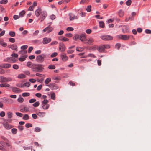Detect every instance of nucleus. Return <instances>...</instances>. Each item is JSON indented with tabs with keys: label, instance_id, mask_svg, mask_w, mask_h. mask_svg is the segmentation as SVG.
I'll return each instance as SVG.
<instances>
[{
	"label": "nucleus",
	"instance_id": "obj_36",
	"mask_svg": "<svg viewBox=\"0 0 151 151\" xmlns=\"http://www.w3.org/2000/svg\"><path fill=\"white\" fill-rule=\"evenodd\" d=\"M51 81V79L50 78H49L46 79L45 81V83L46 84H48L49 82Z\"/></svg>",
	"mask_w": 151,
	"mask_h": 151
},
{
	"label": "nucleus",
	"instance_id": "obj_25",
	"mask_svg": "<svg viewBox=\"0 0 151 151\" xmlns=\"http://www.w3.org/2000/svg\"><path fill=\"white\" fill-rule=\"evenodd\" d=\"M45 112H39L37 114L38 116L42 117H43L45 115Z\"/></svg>",
	"mask_w": 151,
	"mask_h": 151
},
{
	"label": "nucleus",
	"instance_id": "obj_51",
	"mask_svg": "<svg viewBox=\"0 0 151 151\" xmlns=\"http://www.w3.org/2000/svg\"><path fill=\"white\" fill-rule=\"evenodd\" d=\"M131 0H128L126 2V4L127 5L129 6L131 3Z\"/></svg>",
	"mask_w": 151,
	"mask_h": 151
},
{
	"label": "nucleus",
	"instance_id": "obj_39",
	"mask_svg": "<svg viewBox=\"0 0 151 151\" xmlns=\"http://www.w3.org/2000/svg\"><path fill=\"white\" fill-rule=\"evenodd\" d=\"M25 13V11L24 10L22 11L19 13V16H20L21 17H23Z\"/></svg>",
	"mask_w": 151,
	"mask_h": 151
},
{
	"label": "nucleus",
	"instance_id": "obj_33",
	"mask_svg": "<svg viewBox=\"0 0 151 151\" xmlns=\"http://www.w3.org/2000/svg\"><path fill=\"white\" fill-rule=\"evenodd\" d=\"M99 26L102 28H104V22L102 21H100L99 22Z\"/></svg>",
	"mask_w": 151,
	"mask_h": 151
},
{
	"label": "nucleus",
	"instance_id": "obj_48",
	"mask_svg": "<svg viewBox=\"0 0 151 151\" xmlns=\"http://www.w3.org/2000/svg\"><path fill=\"white\" fill-rule=\"evenodd\" d=\"M36 101V99H32L29 101L30 103H32L35 102Z\"/></svg>",
	"mask_w": 151,
	"mask_h": 151
},
{
	"label": "nucleus",
	"instance_id": "obj_5",
	"mask_svg": "<svg viewBox=\"0 0 151 151\" xmlns=\"http://www.w3.org/2000/svg\"><path fill=\"white\" fill-rule=\"evenodd\" d=\"M101 38L104 40H110L113 39V37L109 35H104L101 36Z\"/></svg>",
	"mask_w": 151,
	"mask_h": 151
},
{
	"label": "nucleus",
	"instance_id": "obj_16",
	"mask_svg": "<svg viewBox=\"0 0 151 151\" xmlns=\"http://www.w3.org/2000/svg\"><path fill=\"white\" fill-rule=\"evenodd\" d=\"M52 30L51 27H48L43 30V32H47V33L51 32Z\"/></svg>",
	"mask_w": 151,
	"mask_h": 151
},
{
	"label": "nucleus",
	"instance_id": "obj_46",
	"mask_svg": "<svg viewBox=\"0 0 151 151\" xmlns=\"http://www.w3.org/2000/svg\"><path fill=\"white\" fill-rule=\"evenodd\" d=\"M74 29L71 27H68L66 28V30L68 31H73Z\"/></svg>",
	"mask_w": 151,
	"mask_h": 151
},
{
	"label": "nucleus",
	"instance_id": "obj_52",
	"mask_svg": "<svg viewBox=\"0 0 151 151\" xmlns=\"http://www.w3.org/2000/svg\"><path fill=\"white\" fill-rule=\"evenodd\" d=\"M48 101L47 99H44L42 101V104H47Z\"/></svg>",
	"mask_w": 151,
	"mask_h": 151
},
{
	"label": "nucleus",
	"instance_id": "obj_41",
	"mask_svg": "<svg viewBox=\"0 0 151 151\" xmlns=\"http://www.w3.org/2000/svg\"><path fill=\"white\" fill-rule=\"evenodd\" d=\"M40 103L39 101H37L33 104V106L35 107H37L39 105Z\"/></svg>",
	"mask_w": 151,
	"mask_h": 151
},
{
	"label": "nucleus",
	"instance_id": "obj_61",
	"mask_svg": "<svg viewBox=\"0 0 151 151\" xmlns=\"http://www.w3.org/2000/svg\"><path fill=\"white\" fill-rule=\"evenodd\" d=\"M65 36L66 37H71L73 35L72 34L70 33H67L65 35Z\"/></svg>",
	"mask_w": 151,
	"mask_h": 151
},
{
	"label": "nucleus",
	"instance_id": "obj_7",
	"mask_svg": "<svg viewBox=\"0 0 151 151\" xmlns=\"http://www.w3.org/2000/svg\"><path fill=\"white\" fill-rule=\"evenodd\" d=\"M40 18L41 19V21H43L47 15V14L46 12L42 11L40 14Z\"/></svg>",
	"mask_w": 151,
	"mask_h": 151
},
{
	"label": "nucleus",
	"instance_id": "obj_14",
	"mask_svg": "<svg viewBox=\"0 0 151 151\" xmlns=\"http://www.w3.org/2000/svg\"><path fill=\"white\" fill-rule=\"evenodd\" d=\"M59 50L61 52H64L65 50V45L62 43H60L59 44Z\"/></svg>",
	"mask_w": 151,
	"mask_h": 151
},
{
	"label": "nucleus",
	"instance_id": "obj_57",
	"mask_svg": "<svg viewBox=\"0 0 151 151\" xmlns=\"http://www.w3.org/2000/svg\"><path fill=\"white\" fill-rule=\"evenodd\" d=\"M55 93H53L51 95V98L53 100H55Z\"/></svg>",
	"mask_w": 151,
	"mask_h": 151
},
{
	"label": "nucleus",
	"instance_id": "obj_28",
	"mask_svg": "<svg viewBox=\"0 0 151 151\" xmlns=\"http://www.w3.org/2000/svg\"><path fill=\"white\" fill-rule=\"evenodd\" d=\"M26 76L23 74H21L19 75L17 77L19 78H23L26 77Z\"/></svg>",
	"mask_w": 151,
	"mask_h": 151
},
{
	"label": "nucleus",
	"instance_id": "obj_27",
	"mask_svg": "<svg viewBox=\"0 0 151 151\" xmlns=\"http://www.w3.org/2000/svg\"><path fill=\"white\" fill-rule=\"evenodd\" d=\"M49 105L47 104H42V107L44 109H47L49 107Z\"/></svg>",
	"mask_w": 151,
	"mask_h": 151
},
{
	"label": "nucleus",
	"instance_id": "obj_20",
	"mask_svg": "<svg viewBox=\"0 0 151 151\" xmlns=\"http://www.w3.org/2000/svg\"><path fill=\"white\" fill-rule=\"evenodd\" d=\"M30 86V84L29 82H27L23 84H21V86H19L20 88H22L24 87H28Z\"/></svg>",
	"mask_w": 151,
	"mask_h": 151
},
{
	"label": "nucleus",
	"instance_id": "obj_8",
	"mask_svg": "<svg viewBox=\"0 0 151 151\" xmlns=\"http://www.w3.org/2000/svg\"><path fill=\"white\" fill-rule=\"evenodd\" d=\"M3 124L4 128L7 129H9L13 127L12 126L8 124L7 122H4Z\"/></svg>",
	"mask_w": 151,
	"mask_h": 151
},
{
	"label": "nucleus",
	"instance_id": "obj_15",
	"mask_svg": "<svg viewBox=\"0 0 151 151\" xmlns=\"http://www.w3.org/2000/svg\"><path fill=\"white\" fill-rule=\"evenodd\" d=\"M11 66V65L8 63H4L0 65V67L4 68H9Z\"/></svg>",
	"mask_w": 151,
	"mask_h": 151
},
{
	"label": "nucleus",
	"instance_id": "obj_11",
	"mask_svg": "<svg viewBox=\"0 0 151 151\" xmlns=\"http://www.w3.org/2000/svg\"><path fill=\"white\" fill-rule=\"evenodd\" d=\"M4 61L11 63H14L15 62L16 60L14 58L10 57L7 58L6 59L4 60Z\"/></svg>",
	"mask_w": 151,
	"mask_h": 151
},
{
	"label": "nucleus",
	"instance_id": "obj_35",
	"mask_svg": "<svg viewBox=\"0 0 151 151\" xmlns=\"http://www.w3.org/2000/svg\"><path fill=\"white\" fill-rule=\"evenodd\" d=\"M24 99L21 96H20L17 99L18 101L20 103H22L24 101Z\"/></svg>",
	"mask_w": 151,
	"mask_h": 151
},
{
	"label": "nucleus",
	"instance_id": "obj_43",
	"mask_svg": "<svg viewBox=\"0 0 151 151\" xmlns=\"http://www.w3.org/2000/svg\"><path fill=\"white\" fill-rule=\"evenodd\" d=\"M13 101L11 99H9L7 101V102L8 104L13 103Z\"/></svg>",
	"mask_w": 151,
	"mask_h": 151
},
{
	"label": "nucleus",
	"instance_id": "obj_29",
	"mask_svg": "<svg viewBox=\"0 0 151 151\" xmlns=\"http://www.w3.org/2000/svg\"><path fill=\"white\" fill-rule=\"evenodd\" d=\"M9 35L11 37H14L15 36V33L14 31H11L9 32Z\"/></svg>",
	"mask_w": 151,
	"mask_h": 151
},
{
	"label": "nucleus",
	"instance_id": "obj_1",
	"mask_svg": "<svg viewBox=\"0 0 151 151\" xmlns=\"http://www.w3.org/2000/svg\"><path fill=\"white\" fill-rule=\"evenodd\" d=\"M43 69L42 65L34 64L32 69H33V71L40 72L42 71Z\"/></svg>",
	"mask_w": 151,
	"mask_h": 151
},
{
	"label": "nucleus",
	"instance_id": "obj_47",
	"mask_svg": "<svg viewBox=\"0 0 151 151\" xmlns=\"http://www.w3.org/2000/svg\"><path fill=\"white\" fill-rule=\"evenodd\" d=\"M58 55V53L57 52H54L52 54L50 55L51 57L53 58L56 56Z\"/></svg>",
	"mask_w": 151,
	"mask_h": 151
},
{
	"label": "nucleus",
	"instance_id": "obj_38",
	"mask_svg": "<svg viewBox=\"0 0 151 151\" xmlns=\"http://www.w3.org/2000/svg\"><path fill=\"white\" fill-rule=\"evenodd\" d=\"M17 129L15 128H13L11 129L12 132L14 134H16L17 132Z\"/></svg>",
	"mask_w": 151,
	"mask_h": 151
},
{
	"label": "nucleus",
	"instance_id": "obj_45",
	"mask_svg": "<svg viewBox=\"0 0 151 151\" xmlns=\"http://www.w3.org/2000/svg\"><path fill=\"white\" fill-rule=\"evenodd\" d=\"M29 95V93H22V96L23 97L28 96Z\"/></svg>",
	"mask_w": 151,
	"mask_h": 151
},
{
	"label": "nucleus",
	"instance_id": "obj_55",
	"mask_svg": "<svg viewBox=\"0 0 151 151\" xmlns=\"http://www.w3.org/2000/svg\"><path fill=\"white\" fill-rule=\"evenodd\" d=\"M27 51L26 50H21L19 52V53L21 54H25L27 53Z\"/></svg>",
	"mask_w": 151,
	"mask_h": 151
},
{
	"label": "nucleus",
	"instance_id": "obj_21",
	"mask_svg": "<svg viewBox=\"0 0 151 151\" xmlns=\"http://www.w3.org/2000/svg\"><path fill=\"white\" fill-rule=\"evenodd\" d=\"M34 64L30 62H28L27 63V66L33 69Z\"/></svg>",
	"mask_w": 151,
	"mask_h": 151
},
{
	"label": "nucleus",
	"instance_id": "obj_12",
	"mask_svg": "<svg viewBox=\"0 0 151 151\" xmlns=\"http://www.w3.org/2000/svg\"><path fill=\"white\" fill-rule=\"evenodd\" d=\"M20 111L22 112H29L30 110L29 108L27 106H24L22 109L20 110Z\"/></svg>",
	"mask_w": 151,
	"mask_h": 151
},
{
	"label": "nucleus",
	"instance_id": "obj_19",
	"mask_svg": "<svg viewBox=\"0 0 151 151\" xmlns=\"http://www.w3.org/2000/svg\"><path fill=\"white\" fill-rule=\"evenodd\" d=\"M61 57L62 60L63 61H65L67 60L68 59V57L66 56L65 54H63L61 55Z\"/></svg>",
	"mask_w": 151,
	"mask_h": 151
},
{
	"label": "nucleus",
	"instance_id": "obj_49",
	"mask_svg": "<svg viewBox=\"0 0 151 151\" xmlns=\"http://www.w3.org/2000/svg\"><path fill=\"white\" fill-rule=\"evenodd\" d=\"M115 46L116 48L119 50L121 46V45L119 43H117L116 44Z\"/></svg>",
	"mask_w": 151,
	"mask_h": 151
},
{
	"label": "nucleus",
	"instance_id": "obj_34",
	"mask_svg": "<svg viewBox=\"0 0 151 151\" xmlns=\"http://www.w3.org/2000/svg\"><path fill=\"white\" fill-rule=\"evenodd\" d=\"M48 68L50 69H54L55 68V66L54 65L50 64L48 66Z\"/></svg>",
	"mask_w": 151,
	"mask_h": 151
},
{
	"label": "nucleus",
	"instance_id": "obj_13",
	"mask_svg": "<svg viewBox=\"0 0 151 151\" xmlns=\"http://www.w3.org/2000/svg\"><path fill=\"white\" fill-rule=\"evenodd\" d=\"M47 86L50 87L52 89H57L58 88V87L57 85L54 83H50Z\"/></svg>",
	"mask_w": 151,
	"mask_h": 151
},
{
	"label": "nucleus",
	"instance_id": "obj_26",
	"mask_svg": "<svg viewBox=\"0 0 151 151\" xmlns=\"http://www.w3.org/2000/svg\"><path fill=\"white\" fill-rule=\"evenodd\" d=\"M12 91L14 92H19L20 90L16 87H13L12 89Z\"/></svg>",
	"mask_w": 151,
	"mask_h": 151
},
{
	"label": "nucleus",
	"instance_id": "obj_10",
	"mask_svg": "<svg viewBox=\"0 0 151 151\" xmlns=\"http://www.w3.org/2000/svg\"><path fill=\"white\" fill-rule=\"evenodd\" d=\"M86 34H81L80 35V40L82 42L87 41V39L86 36Z\"/></svg>",
	"mask_w": 151,
	"mask_h": 151
},
{
	"label": "nucleus",
	"instance_id": "obj_58",
	"mask_svg": "<svg viewBox=\"0 0 151 151\" xmlns=\"http://www.w3.org/2000/svg\"><path fill=\"white\" fill-rule=\"evenodd\" d=\"M88 57L95 58L96 56L92 54H89L87 55Z\"/></svg>",
	"mask_w": 151,
	"mask_h": 151
},
{
	"label": "nucleus",
	"instance_id": "obj_9",
	"mask_svg": "<svg viewBox=\"0 0 151 151\" xmlns=\"http://www.w3.org/2000/svg\"><path fill=\"white\" fill-rule=\"evenodd\" d=\"M51 41V39L47 37L43 38L42 43L43 44H47L49 43Z\"/></svg>",
	"mask_w": 151,
	"mask_h": 151
},
{
	"label": "nucleus",
	"instance_id": "obj_50",
	"mask_svg": "<svg viewBox=\"0 0 151 151\" xmlns=\"http://www.w3.org/2000/svg\"><path fill=\"white\" fill-rule=\"evenodd\" d=\"M19 16L14 15L13 16V18L15 20H17L19 18Z\"/></svg>",
	"mask_w": 151,
	"mask_h": 151
},
{
	"label": "nucleus",
	"instance_id": "obj_40",
	"mask_svg": "<svg viewBox=\"0 0 151 151\" xmlns=\"http://www.w3.org/2000/svg\"><path fill=\"white\" fill-rule=\"evenodd\" d=\"M91 5L88 6L87 7L86 9V10L88 12H91Z\"/></svg>",
	"mask_w": 151,
	"mask_h": 151
},
{
	"label": "nucleus",
	"instance_id": "obj_37",
	"mask_svg": "<svg viewBox=\"0 0 151 151\" xmlns=\"http://www.w3.org/2000/svg\"><path fill=\"white\" fill-rule=\"evenodd\" d=\"M23 119L25 120H28L29 119V116L27 114H26L23 116Z\"/></svg>",
	"mask_w": 151,
	"mask_h": 151
},
{
	"label": "nucleus",
	"instance_id": "obj_31",
	"mask_svg": "<svg viewBox=\"0 0 151 151\" xmlns=\"http://www.w3.org/2000/svg\"><path fill=\"white\" fill-rule=\"evenodd\" d=\"M79 38L80 35H79L78 34H76L73 37V38L75 40H77L78 39H79Z\"/></svg>",
	"mask_w": 151,
	"mask_h": 151
},
{
	"label": "nucleus",
	"instance_id": "obj_3",
	"mask_svg": "<svg viewBox=\"0 0 151 151\" xmlns=\"http://www.w3.org/2000/svg\"><path fill=\"white\" fill-rule=\"evenodd\" d=\"M46 55L44 54H42L37 56L36 58V60L37 62L40 63H42L44 61L45 58H46Z\"/></svg>",
	"mask_w": 151,
	"mask_h": 151
},
{
	"label": "nucleus",
	"instance_id": "obj_6",
	"mask_svg": "<svg viewBox=\"0 0 151 151\" xmlns=\"http://www.w3.org/2000/svg\"><path fill=\"white\" fill-rule=\"evenodd\" d=\"M117 37L123 40H126L129 39V36L127 35H120L117 36Z\"/></svg>",
	"mask_w": 151,
	"mask_h": 151
},
{
	"label": "nucleus",
	"instance_id": "obj_32",
	"mask_svg": "<svg viewBox=\"0 0 151 151\" xmlns=\"http://www.w3.org/2000/svg\"><path fill=\"white\" fill-rule=\"evenodd\" d=\"M11 49L13 50H16L17 48V45H11L10 47Z\"/></svg>",
	"mask_w": 151,
	"mask_h": 151
},
{
	"label": "nucleus",
	"instance_id": "obj_4",
	"mask_svg": "<svg viewBox=\"0 0 151 151\" xmlns=\"http://www.w3.org/2000/svg\"><path fill=\"white\" fill-rule=\"evenodd\" d=\"M12 80V78L10 77H6L2 76H0V82L2 83H6Z\"/></svg>",
	"mask_w": 151,
	"mask_h": 151
},
{
	"label": "nucleus",
	"instance_id": "obj_59",
	"mask_svg": "<svg viewBox=\"0 0 151 151\" xmlns=\"http://www.w3.org/2000/svg\"><path fill=\"white\" fill-rule=\"evenodd\" d=\"M58 43V42L56 41H53L51 43L50 45H57Z\"/></svg>",
	"mask_w": 151,
	"mask_h": 151
},
{
	"label": "nucleus",
	"instance_id": "obj_23",
	"mask_svg": "<svg viewBox=\"0 0 151 151\" xmlns=\"http://www.w3.org/2000/svg\"><path fill=\"white\" fill-rule=\"evenodd\" d=\"M52 78L55 80H59L61 79V77L59 76H54L52 77Z\"/></svg>",
	"mask_w": 151,
	"mask_h": 151
},
{
	"label": "nucleus",
	"instance_id": "obj_2",
	"mask_svg": "<svg viewBox=\"0 0 151 151\" xmlns=\"http://www.w3.org/2000/svg\"><path fill=\"white\" fill-rule=\"evenodd\" d=\"M110 46L109 45H101L97 47V50L100 52H104L105 49L109 48Z\"/></svg>",
	"mask_w": 151,
	"mask_h": 151
},
{
	"label": "nucleus",
	"instance_id": "obj_17",
	"mask_svg": "<svg viewBox=\"0 0 151 151\" xmlns=\"http://www.w3.org/2000/svg\"><path fill=\"white\" fill-rule=\"evenodd\" d=\"M41 12L42 11L41 9L40 8L38 7L35 12V15L37 17H38L40 15Z\"/></svg>",
	"mask_w": 151,
	"mask_h": 151
},
{
	"label": "nucleus",
	"instance_id": "obj_22",
	"mask_svg": "<svg viewBox=\"0 0 151 151\" xmlns=\"http://www.w3.org/2000/svg\"><path fill=\"white\" fill-rule=\"evenodd\" d=\"M86 43L89 44V45H91V43L94 41V40L92 38H89L88 40L87 39Z\"/></svg>",
	"mask_w": 151,
	"mask_h": 151
},
{
	"label": "nucleus",
	"instance_id": "obj_24",
	"mask_svg": "<svg viewBox=\"0 0 151 151\" xmlns=\"http://www.w3.org/2000/svg\"><path fill=\"white\" fill-rule=\"evenodd\" d=\"M13 113L11 112H8L7 113V117L9 119H11L12 117Z\"/></svg>",
	"mask_w": 151,
	"mask_h": 151
},
{
	"label": "nucleus",
	"instance_id": "obj_18",
	"mask_svg": "<svg viewBox=\"0 0 151 151\" xmlns=\"http://www.w3.org/2000/svg\"><path fill=\"white\" fill-rule=\"evenodd\" d=\"M69 15L70 16V19L71 21L73 20L74 19H78L77 16H75L72 13H70Z\"/></svg>",
	"mask_w": 151,
	"mask_h": 151
},
{
	"label": "nucleus",
	"instance_id": "obj_53",
	"mask_svg": "<svg viewBox=\"0 0 151 151\" xmlns=\"http://www.w3.org/2000/svg\"><path fill=\"white\" fill-rule=\"evenodd\" d=\"M88 0H81L80 2V4H83L84 3H87Z\"/></svg>",
	"mask_w": 151,
	"mask_h": 151
},
{
	"label": "nucleus",
	"instance_id": "obj_30",
	"mask_svg": "<svg viewBox=\"0 0 151 151\" xmlns=\"http://www.w3.org/2000/svg\"><path fill=\"white\" fill-rule=\"evenodd\" d=\"M119 16L122 17L124 15V12L122 10H120L118 12Z\"/></svg>",
	"mask_w": 151,
	"mask_h": 151
},
{
	"label": "nucleus",
	"instance_id": "obj_44",
	"mask_svg": "<svg viewBox=\"0 0 151 151\" xmlns=\"http://www.w3.org/2000/svg\"><path fill=\"white\" fill-rule=\"evenodd\" d=\"M9 40L12 43H14L15 42V39L13 38H9Z\"/></svg>",
	"mask_w": 151,
	"mask_h": 151
},
{
	"label": "nucleus",
	"instance_id": "obj_54",
	"mask_svg": "<svg viewBox=\"0 0 151 151\" xmlns=\"http://www.w3.org/2000/svg\"><path fill=\"white\" fill-rule=\"evenodd\" d=\"M13 68L15 69H17L19 68L18 65L17 64H14L13 65Z\"/></svg>",
	"mask_w": 151,
	"mask_h": 151
},
{
	"label": "nucleus",
	"instance_id": "obj_56",
	"mask_svg": "<svg viewBox=\"0 0 151 151\" xmlns=\"http://www.w3.org/2000/svg\"><path fill=\"white\" fill-rule=\"evenodd\" d=\"M27 47L28 46L27 45H24L22 46L21 47V49L22 50H25L27 48Z\"/></svg>",
	"mask_w": 151,
	"mask_h": 151
},
{
	"label": "nucleus",
	"instance_id": "obj_42",
	"mask_svg": "<svg viewBox=\"0 0 151 151\" xmlns=\"http://www.w3.org/2000/svg\"><path fill=\"white\" fill-rule=\"evenodd\" d=\"M7 0H2L0 1V3L1 4H5L7 3Z\"/></svg>",
	"mask_w": 151,
	"mask_h": 151
},
{
	"label": "nucleus",
	"instance_id": "obj_62",
	"mask_svg": "<svg viewBox=\"0 0 151 151\" xmlns=\"http://www.w3.org/2000/svg\"><path fill=\"white\" fill-rule=\"evenodd\" d=\"M5 70L1 68L0 69V74H4L5 73Z\"/></svg>",
	"mask_w": 151,
	"mask_h": 151
},
{
	"label": "nucleus",
	"instance_id": "obj_64",
	"mask_svg": "<svg viewBox=\"0 0 151 151\" xmlns=\"http://www.w3.org/2000/svg\"><path fill=\"white\" fill-rule=\"evenodd\" d=\"M18 128L21 131L23 130V127L22 126L19 125L18 126Z\"/></svg>",
	"mask_w": 151,
	"mask_h": 151
},
{
	"label": "nucleus",
	"instance_id": "obj_60",
	"mask_svg": "<svg viewBox=\"0 0 151 151\" xmlns=\"http://www.w3.org/2000/svg\"><path fill=\"white\" fill-rule=\"evenodd\" d=\"M25 126L27 128H29L32 127V125L31 124L29 123H27L25 125Z\"/></svg>",
	"mask_w": 151,
	"mask_h": 151
},
{
	"label": "nucleus",
	"instance_id": "obj_63",
	"mask_svg": "<svg viewBox=\"0 0 151 151\" xmlns=\"http://www.w3.org/2000/svg\"><path fill=\"white\" fill-rule=\"evenodd\" d=\"M15 114L16 115L20 117H21L22 116V114L21 113L19 112H16Z\"/></svg>",
	"mask_w": 151,
	"mask_h": 151
}]
</instances>
